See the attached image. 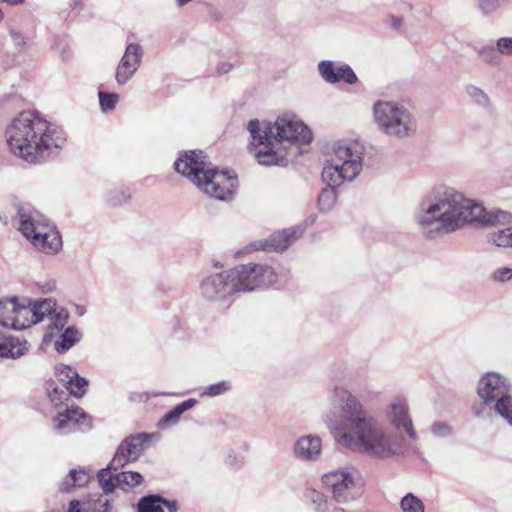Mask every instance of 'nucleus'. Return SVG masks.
Segmentation results:
<instances>
[{"label": "nucleus", "instance_id": "obj_1", "mask_svg": "<svg viewBox=\"0 0 512 512\" xmlns=\"http://www.w3.org/2000/svg\"><path fill=\"white\" fill-rule=\"evenodd\" d=\"M415 221L420 231L430 239L456 232L467 224L503 226L489 232L487 241L498 248L512 249V213L499 208L486 209L445 184L434 186L423 197L415 213Z\"/></svg>", "mask_w": 512, "mask_h": 512}, {"label": "nucleus", "instance_id": "obj_2", "mask_svg": "<svg viewBox=\"0 0 512 512\" xmlns=\"http://www.w3.org/2000/svg\"><path fill=\"white\" fill-rule=\"evenodd\" d=\"M329 401L339 412L334 435L340 446L383 460L402 454L404 438L388 432L348 389L335 386Z\"/></svg>", "mask_w": 512, "mask_h": 512}, {"label": "nucleus", "instance_id": "obj_3", "mask_svg": "<svg viewBox=\"0 0 512 512\" xmlns=\"http://www.w3.org/2000/svg\"><path fill=\"white\" fill-rule=\"evenodd\" d=\"M5 135L10 151L29 164L45 163L67 141L62 127L31 110L19 113L7 126Z\"/></svg>", "mask_w": 512, "mask_h": 512}, {"label": "nucleus", "instance_id": "obj_4", "mask_svg": "<svg viewBox=\"0 0 512 512\" xmlns=\"http://www.w3.org/2000/svg\"><path fill=\"white\" fill-rule=\"evenodd\" d=\"M247 129L252 138L256 160L263 166H286L288 158L285 143H310L312 132L301 121L287 116L278 117L261 130L257 119L249 121Z\"/></svg>", "mask_w": 512, "mask_h": 512}, {"label": "nucleus", "instance_id": "obj_5", "mask_svg": "<svg viewBox=\"0 0 512 512\" xmlns=\"http://www.w3.org/2000/svg\"><path fill=\"white\" fill-rule=\"evenodd\" d=\"M333 157L322 170V180L327 185L318 196L317 208L321 213L330 212L338 199L336 188L345 181L354 180L362 170L364 146L359 141H337L333 145Z\"/></svg>", "mask_w": 512, "mask_h": 512}, {"label": "nucleus", "instance_id": "obj_6", "mask_svg": "<svg viewBox=\"0 0 512 512\" xmlns=\"http://www.w3.org/2000/svg\"><path fill=\"white\" fill-rule=\"evenodd\" d=\"M174 167L201 191L218 200H231L238 187L236 175L210 167L202 151H187L180 154Z\"/></svg>", "mask_w": 512, "mask_h": 512}, {"label": "nucleus", "instance_id": "obj_7", "mask_svg": "<svg viewBox=\"0 0 512 512\" xmlns=\"http://www.w3.org/2000/svg\"><path fill=\"white\" fill-rule=\"evenodd\" d=\"M226 271L233 294L268 287L283 289L291 279L290 270L281 264L248 263Z\"/></svg>", "mask_w": 512, "mask_h": 512}, {"label": "nucleus", "instance_id": "obj_8", "mask_svg": "<svg viewBox=\"0 0 512 512\" xmlns=\"http://www.w3.org/2000/svg\"><path fill=\"white\" fill-rule=\"evenodd\" d=\"M372 114L377 129L388 137L403 139L416 132L415 117L398 102L378 100L373 105Z\"/></svg>", "mask_w": 512, "mask_h": 512}, {"label": "nucleus", "instance_id": "obj_9", "mask_svg": "<svg viewBox=\"0 0 512 512\" xmlns=\"http://www.w3.org/2000/svg\"><path fill=\"white\" fill-rule=\"evenodd\" d=\"M476 394L499 416L512 408V382L498 372L483 374L477 382Z\"/></svg>", "mask_w": 512, "mask_h": 512}, {"label": "nucleus", "instance_id": "obj_10", "mask_svg": "<svg viewBox=\"0 0 512 512\" xmlns=\"http://www.w3.org/2000/svg\"><path fill=\"white\" fill-rule=\"evenodd\" d=\"M55 371L64 386V388H60L53 381L47 383V395L55 407L63 404L64 401H69L70 395L82 397L86 393L88 380L79 376L74 367L60 364L55 367Z\"/></svg>", "mask_w": 512, "mask_h": 512}, {"label": "nucleus", "instance_id": "obj_11", "mask_svg": "<svg viewBox=\"0 0 512 512\" xmlns=\"http://www.w3.org/2000/svg\"><path fill=\"white\" fill-rule=\"evenodd\" d=\"M29 304L34 325L45 319L50 320V324L44 334V342H50L67 324L69 319L68 311L64 308L58 309L55 300L51 298L29 299Z\"/></svg>", "mask_w": 512, "mask_h": 512}, {"label": "nucleus", "instance_id": "obj_12", "mask_svg": "<svg viewBox=\"0 0 512 512\" xmlns=\"http://www.w3.org/2000/svg\"><path fill=\"white\" fill-rule=\"evenodd\" d=\"M322 481L338 503H348L361 495L358 481L348 468L330 471L323 475Z\"/></svg>", "mask_w": 512, "mask_h": 512}, {"label": "nucleus", "instance_id": "obj_13", "mask_svg": "<svg viewBox=\"0 0 512 512\" xmlns=\"http://www.w3.org/2000/svg\"><path fill=\"white\" fill-rule=\"evenodd\" d=\"M68 401L59 404L57 415L52 420L53 430L59 435L87 432L92 428V418L83 409L69 406Z\"/></svg>", "mask_w": 512, "mask_h": 512}, {"label": "nucleus", "instance_id": "obj_14", "mask_svg": "<svg viewBox=\"0 0 512 512\" xmlns=\"http://www.w3.org/2000/svg\"><path fill=\"white\" fill-rule=\"evenodd\" d=\"M152 436L150 433L142 432L126 437L118 446L111 465L118 468L138 460Z\"/></svg>", "mask_w": 512, "mask_h": 512}, {"label": "nucleus", "instance_id": "obj_15", "mask_svg": "<svg viewBox=\"0 0 512 512\" xmlns=\"http://www.w3.org/2000/svg\"><path fill=\"white\" fill-rule=\"evenodd\" d=\"M199 289L201 296L210 302L224 301L234 295L226 270L204 277Z\"/></svg>", "mask_w": 512, "mask_h": 512}, {"label": "nucleus", "instance_id": "obj_16", "mask_svg": "<svg viewBox=\"0 0 512 512\" xmlns=\"http://www.w3.org/2000/svg\"><path fill=\"white\" fill-rule=\"evenodd\" d=\"M16 218L18 219V230L25 238L30 240L41 229H45L50 220L35 209L29 203L17 205Z\"/></svg>", "mask_w": 512, "mask_h": 512}, {"label": "nucleus", "instance_id": "obj_17", "mask_svg": "<svg viewBox=\"0 0 512 512\" xmlns=\"http://www.w3.org/2000/svg\"><path fill=\"white\" fill-rule=\"evenodd\" d=\"M386 417L395 429H403L412 440L417 439L408 402L404 397L396 396L390 401L386 409Z\"/></svg>", "mask_w": 512, "mask_h": 512}, {"label": "nucleus", "instance_id": "obj_18", "mask_svg": "<svg viewBox=\"0 0 512 512\" xmlns=\"http://www.w3.org/2000/svg\"><path fill=\"white\" fill-rule=\"evenodd\" d=\"M143 58V49L137 43L126 46L115 72V80L119 85H125L139 69Z\"/></svg>", "mask_w": 512, "mask_h": 512}, {"label": "nucleus", "instance_id": "obj_19", "mask_svg": "<svg viewBox=\"0 0 512 512\" xmlns=\"http://www.w3.org/2000/svg\"><path fill=\"white\" fill-rule=\"evenodd\" d=\"M302 231L299 228H289L283 231L275 232L269 238L258 244L253 243L245 248V251L239 250L235 256H240L251 250H272L276 252L285 251L297 238L300 237Z\"/></svg>", "mask_w": 512, "mask_h": 512}, {"label": "nucleus", "instance_id": "obj_20", "mask_svg": "<svg viewBox=\"0 0 512 512\" xmlns=\"http://www.w3.org/2000/svg\"><path fill=\"white\" fill-rule=\"evenodd\" d=\"M292 452L302 462H316L321 457L322 440L315 434L300 436L294 442Z\"/></svg>", "mask_w": 512, "mask_h": 512}, {"label": "nucleus", "instance_id": "obj_21", "mask_svg": "<svg viewBox=\"0 0 512 512\" xmlns=\"http://www.w3.org/2000/svg\"><path fill=\"white\" fill-rule=\"evenodd\" d=\"M39 251L54 255L62 249V237L52 221L29 240Z\"/></svg>", "mask_w": 512, "mask_h": 512}, {"label": "nucleus", "instance_id": "obj_22", "mask_svg": "<svg viewBox=\"0 0 512 512\" xmlns=\"http://www.w3.org/2000/svg\"><path fill=\"white\" fill-rule=\"evenodd\" d=\"M26 340L0 332V358L19 359L28 352Z\"/></svg>", "mask_w": 512, "mask_h": 512}, {"label": "nucleus", "instance_id": "obj_23", "mask_svg": "<svg viewBox=\"0 0 512 512\" xmlns=\"http://www.w3.org/2000/svg\"><path fill=\"white\" fill-rule=\"evenodd\" d=\"M196 404L197 400L194 398L187 399L177 404L159 419L157 427L165 430L176 425L180 421L181 415L192 409Z\"/></svg>", "mask_w": 512, "mask_h": 512}, {"label": "nucleus", "instance_id": "obj_24", "mask_svg": "<svg viewBox=\"0 0 512 512\" xmlns=\"http://www.w3.org/2000/svg\"><path fill=\"white\" fill-rule=\"evenodd\" d=\"M13 317L14 318L11 320V322L6 321V323L10 324L11 329L23 330L34 325L29 299L25 298L21 302L17 300V309Z\"/></svg>", "mask_w": 512, "mask_h": 512}, {"label": "nucleus", "instance_id": "obj_25", "mask_svg": "<svg viewBox=\"0 0 512 512\" xmlns=\"http://www.w3.org/2000/svg\"><path fill=\"white\" fill-rule=\"evenodd\" d=\"M56 335H58V333ZM81 339L82 333L80 330L75 326H69L59 332V337L54 342V348L58 353L63 354L70 350Z\"/></svg>", "mask_w": 512, "mask_h": 512}, {"label": "nucleus", "instance_id": "obj_26", "mask_svg": "<svg viewBox=\"0 0 512 512\" xmlns=\"http://www.w3.org/2000/svg\"><path fill=\"white\" fill-rule=\"evenodd\" d=\"M89 473L83 468L71 469L61 482L59 490L64 493L71 492L74 488H81L88 484Z\"/></svg>", "mask_w": 512, "mask_h": 512}, {"label": "nucleus", "instance_id": "obj_27", "mask_svg": "<svg viewBox=\"0 0 512 512\" xmlns=\"http://www.w3.org/2000/svg\"><path fill=\"white\" fill-rule=\"evenodd\" d=\"M132 194L129 188L117 186L109 189L104 195V201L109 207H121L129 203Z\"/></svg>", "mask_w": 512, "mask_h": 512}, {"label": "nucleus", "instance_id": "obj_28", "mask_svg": "<svg viewBox=\"0 0 512 512\" xmlns=\"http://www.w3.org/2000/svg\"><path fill=\"white\" fill-rule=\"evenodd\" d=\"M17 300L18 298L13 297L10 299H2L0 300V325L6 328H10V324L6 323V321L11 322L14 318L15 311L17 309Z\"/></svg>", "mask_w": 512, "mask_h": 512}, {"label": "nucleus", "instance_id": "obj_29", "mask_svg": "<svg viewBox=\"0 0 512 512\" xmlns=\"http://www.w3.org/2000/svg\"><path fill=\"white\" fill-rule=\"evenodd\" d=\"M115 480L118 484V487L125 489L133 488L141 484L143 481V477L138 472L123 471L115 475Z\"/></svg>", "mask_w": 512, "mask_h": 512}, {"label": "nucleus", "instance_id": "obj_30", "mask_svg": "<svg viewBox=\"0 0 512 512\" xmlns=\"http://www.w3.org/2000/svg\"><path fill=\"white\" fill-rule=\"evenodd\" d=\"M161 501L160 495H146L137 504L138 512H163Z\"/></svg>", "mask_w": 512, "mask_h": 512}, {"label": "nucleus", "instance_id": "obj_31", "mask_svg": "<svg viewBox=\"0 0 512 512\" xmlns=\"http://www.w3.org/2000/svg\"><path fill=\"white\" fill-rule=\"evenodd\" d=\"M466 93L474 104L484 109H490V98L484 90L477 86L469 85L466 87Z\"/></svg>", "mask_w": 512, "mask_h": 512}, {"label": "nucleus", "instance_id": "obj_32", "mask_svg": "<svg viewBox=\"0 0 512 512\" xmlns=\"http://www.w3.org/2000/svg\"><path fill=\"white\" fill-rule=\"evenodd\" d=\"M305 498L313 506L315 512H320V510L324 511L330 506L326 496L313 488H308L306 490Z\"/></svg>", "mask_w": 512, "mask_h": 512}, {"label": "nucleus", "instance_id": "obj_33", "mask_svg": "<svg viewBox=\"0 0 512 512\" xmlns=\"http://www.w3.org/2000/svg\"><path fill=\"white\" fill-rule=\"evenodd\" d=\"M112 468L117 470V468L110 464L107 468L98 472L99 484L105 493H111L116 487H118V484L115 480V475L112 476L110 472Z\"/></svg>", "mask_w": 512, "mask_h": 512}, {"label": "nucleus", "instance_id": "obj_34", "mask_svg": "<svg viewBox=\"0 0 512 512\" xmlns=\"http://www.w3.org/2000/svg\"><path fill=\"white\" fill-rule=\"evenodd\" d=\"M400 508L402 512H425L422 500L413 493H408L401 499Z\"/></svg>", "mask_w": 512, "mask_h": 512}, {"label": "nucleus", "instance_id": "obj_35", "mask_svg": "<svg viewBox=\"0 0 512 512\" xmlns=\"http://www.w3.org/2000/svg\"><path fill=\"white\" fill-rule=\"evenodd\" d=\"M478 55L483 62L489 65L497 66L501 63L502 59L497 46L485 45L477 50Z\"/></svg>", "mask_w": 512, "mask_h": 512}, {"label": "nucleus", "instance_id": "obj_36", "mask_svg": "<svg viewBox=\"0 0 512 512\" xmlns=\"http://www.w3.org/2000/svg\"><path fill=\"white\" fill-rule=\"evenodd\" d=\"M336 66L331 60H322L318 64V71L325 82L329 84L339 83V77L336 76Z\"/></svg>", "mask_w": 512, "mask_h": 512}, {"label": "nucleus", "instance_id": "obj_37", "mask_svg": "<svg viewBox=\"0 0 512 512\" xmlns=\"http://www.w3.org/2000/svg\"><path fill=\"white\" fill-rule=\"evenodd\" d=\"M99 106L103 113H108L115 109L119 102V95L114 92L98 91Z\"/></svg>", "mask_w": 512, "mask_h": 512}, {"label": "nucleus", "instance_id": "obj_38", "mask_svg": "<svg viewBox=\"0 0 512 512\" xmlns=\"http://www.w3.org/2000/svg\"><path fill=\"white\" fill-rule=\"evenodd\" d=\"M232 389L230 381L223 380L214 384H210L204 388L202 395L208 397H216L229 392Z\"/></svg>", "mask_w": 512, "mask_h": 512}, {"label": "nucleus", "instance_id": "obj_39", "mask_svg": "<svg viewBox=\"0 0 512 512\" xmlns=\"http://www.w3.org/2000/svg\"><path fill=\"white\" fill-rule=\"evenodd\" d=\"M336 76L339 77V82L344 81L349 85H354L358 82V77L348 64H341L336 68Z\"/></svg>", "mask_w": 512, "mask_h": 512}, {"label": "nucleus", "instance_id": "obj_40", "mask_svg": "<svg viewBox=\"0 0 512 512\" xmlns=\"http://www.w3.org/2000/svg\"><path fill=\"white\" fill-rule=\"evenodd\" d=\"M431 434L439 439L448 438L453 434V427L446 422L437 421L431 425Z\"/></svg>", "mask_w": 512, "mask_h": 512}, {"label": "nucleus", "instance_id": "obj_41", "mask_svg": "<svg viewBox=\"0 0 512 512\" xmlns=\"http://www.w3.org/2000/svg\"><path fill=\"white\" fill-rule=\"evenodd\" d=\"M507 4V0H478V7L483 14L489 15Z\"/></svg>", "mask_w": 512, "mask_h": 512}, {"label": "nucleus", "instance_id": "obj_42", "mask_svg": "<svg viewBox=\"0 0 512 512\" xmlns=\"http://www.w3.org/2000/svg\"><path fill=\"white\" fill-rule=\"evenodd\" d=\"M500 55H512V37H501L496 41Z\"/></svg>", "mask_w": 512, "mask_h": 512}, {"label": "nucleus", "instance_id": "obj_43", "mask_svg": "<svg viewBox=\"0 0 512 512\" xmlns=\"http://www.w3.org/2000/svg\"><path fill=\"white\" fill-rule=\"evenodd\" d=\"M492 278L496 282H506L512 279V268L510 267H501L496 269Z\"/></svg>", "mask_w": 512, "mask_h": 512}, {"label": "nucleus", "instance_id": "obj_44", "mask_svg": "<svg viewBox=\"0 0 512 512\" xmlns=\"http://www.w3.org/2000/svg\"><path fill=\"white\" fill-rule=\"evenodd\" d=\"M36 287L41 293L49 294L55 291L56 281L54 279L41 280L36 282Z\"/></svg>", "mask_w": 512, "mask_h": 512}, {"label": "nucleus", "instance_id": "obj_45", "mask_svg": "<svg viewBox=\"0 0 512 512\" xmlns=\"http://www.w3.org/2000/svg\"><path fill=\"white\" fill-rule=\"evenodd\" d=\"M244 463V458L234 452L232 453H229L228 456H227V459H226V464L234 469V470H238L242 467Z\"/></svg>", "mask_w": 512, "mask_h": 512}, {"label": "nucleus", "instance_id": "obj_46", "mask_svg": "<svg viewBox=\"0 0 512 512\" xmlns=\"http://www.w3.org/2000/svg\"><path fill=\"white\" fill-rule=\"evenodd\" d=\"M487 408H489V404H485L484 401L481 400L479 403L472 404L471 411L476 418L484 419L487 414Z\"/></svg>", "mask_w": 512, "mask_h": 512}, {"label": "nucleus", "instance_id": "obj_47", "mask_svg": "<svg viewBox=\"0 0 512 512\" xmlns=\"http://www.w3.org/2000/svg\"><path fill=\"white\" fill-rule=\"evenodd\" d=\"M11 38L15 46L18 48L26 45V39L20 32L11 31Z\"/></svg>", "mask_w": 512, "mask_h": 512}, {"label": "nucleus", "instance_id": "obj_48", "mask_svg": "<svg viewBox=\"0 0 512 512\" xmlns=\"http://www.w3.org/2000/svg\"><path fill=\"white\" fill-rule=\"evenodd\" d=\"M232 68H233L232 63L223 61V62H219L217 64L216 72L219 75H224V74H227L228 72H230L232 70Z\"/></svg>", "mask_w": 512, "mask_h": 512}, {"label": "nucleus", "instance_id": "obj_49", "mask_svg": "<svg viewBox=\"0 0 512 512\" xmlns=\"http://www.w3.org/2000/svg\"><path fill=\"white\" fill-rule=\"evenodd\" d=\"M387 23L393 27L394 29H400L402 24H403V18L402 17H398V16H394V15H390L388 18H387Z\"/></svg>", "mask_w": 512, "mask_h": 512}, {"label": "nucleus", "instance_id": "obj_50", "mask_svg": "<svg viewBox=\"0 0 512 512\" xmlns=\"http://www.w3.org/2000/svg\"><path fill=\"white\" fill-rule=\"evenodd\" d=\"M165 506L169 512H177L178 503L175 500H168L162 497L161 506Z\"/></svg>", "mask_w": 512, "mask_h": 512}, {"label": "nucleus", "instance_id": "obj_51", "mask_svg": "<svg viewBox=\"0 0 512 512\" xmlns=\"http://www.w3.org/2000/svg\"><path fill=\"white\" fill-rule=\"evenodd\" d=\"M68 512H81L80 502L78 500L70 501Z\"/></svg>", "mask_w": 512, "mask_h": 512}, {"label": "nucleus", "instance_id": "obj_52", "mask_svg": "<svg viewBox=\"0 0 512 512\" xmlns=\"http://www.w3.org/2000/svg\"><path fill=\"white\" fill-rule=\"evenodd\" d=\"M500 417H502L506 423L512 427V408L507 410V412H504L502 415H500Z\"/></svg>", "mask_w": 512, "mask_h": 512}, {"label": "nucleus", "instance_id": "obj_53", "mask_svg": "<svg viewBox=\"0 0 512 512\" xmlns=\"http://www.w3.org/2000/svg\"><path fill=\"white\" fill-rule=\"evenodd\" d=\"M320 512H345L344 509L330 505L324 511L320 510Z\"/></svg>", "mask_w": 512, "mask_h": 512}, {"label": "nucleus", "instance_id": "obj_54", "mask_svg": "<svg viewBox=\"0 0 512 512\" xmlns=\"http://www.w3.org/2000/svg\"><path fill=\"white\" fill-rule=\"evenodd\" d=\"M4 2L8 3L9 5H17L23 3L25 0H3Z\"/></svg>", "mask_w": 512, "mask_h": 512}, {"label": "nucleus", "instance_id": "obj_55", "mask_svg": "<svg viewBox=\"0 0 512 512\" xmlns=\"http://www.w3.org/2000/svg\"><path fill=\"white\" fill-rule=\"evenodd\" d=\"M177 1V4L182 7L184 6L185 4H187L188 2H190L191 0H176Z\"/></svg>", "mask_w": 512, "mask_h": 512}, {"label": "nucleus", "instance_id": "obj_56", "mask_svg": "<svg viewBox=\"0 0 512 512\" xmlns=\"http://www.w3.org/2000/svg\"><path fill=\"white\" fill-rule=\"evenodd\" d=\"M0 221L4 224L8 223V217L6 215H0Z\"/></svg>", "mask_w": 512, "mask_h": 512}, {"label": "nucleus", "instance_id": "obj_57", "mask_svg": "<svg viewBox=\"0 0 512 512\" xmlns=\"http://www.w3.org/2000/svg\"><path fill=\"white\" fill-rule=\"evenodd\" d=\"M71 1H72V2H71V5H72L73 7L77 6V5L80 3V0H71Z\"/></svg>", "mask_w": 512, "mask_h": 512}, {"label": "nucleus", "instance_id": "obj_58", "mask_svg": "<svg viewBox=\"0 0 512 512\" xmlns=\"http://www.w3.org/2000/svg\"><path fill=\"white\" fill-rule=\"evenodd\" d=\"M214 267H216V268H222V267H223V265H222L221 263H219V262H216V263H214Z\"/></svg>", "mask_w": 512, "mask_h": 512}]
</instances>
